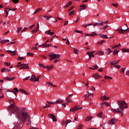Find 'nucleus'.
Returning a JSON list of instances; mask_svg holds the SVG:
<instances>
[{
  "instance_id": "nucleus-1",
  "label": "nucleus",
  "mask_w": 129,
  "mask_h": 129,
  "mask_svg": "<svg viewBox=\"0 0 129 129\" xmlns=\"http://www.w3.org/2000/svg\"><path fill=\"white\" fill-rule=\"evenodd\" d=\"M11 103H12L8 108V110L10 112L11 115L12 114H15L16 117L19 119L16 126L18 129L22 128L24 123L27 121L26 124H31V117L30 116V114L28 112H26V111L22 110L21 108L17 107L15 104V101L14 100H10Z\"/></svg>"
},
{
  "instance_id": "nucleus-2",
  "label": "nucleus",
  "mask_w": 129,
  "mask_h": 129,
  "mask_svg": "<svg viewBox=\"0 0 129 129\" xmlns=\"http://www.w3.org/2000/svg\"><path fill=\"white\" fill-rule=\"evenodd\" d=\"M116 31H117L119 34H124V33H126V32H129V29L127 28V24H124L123 27H119Z\"/></svg>"
},
{
  "instance_id": "nucleus-3",
  "label": "nucleus",
  "mask_w": 129,
  "mask_h": 129,
  "mask_svg": "<svg viewBox=\"0 0 129 129\" xmlns=\"http://www.w3.org/2000/svg\"><path fill=\"white\" fill-rule=\"evenodd\" d=\"M117 103L123 109V108H127V104L124 101L118 100L117 101Z\"/></svg>"
},
{
  "instance_id": "nucleus-4",
  "label": "nucleus",
  "mask_w": 129,
  "mask_h": 129,
  "mask_svg": "<svg viewBox=\"0 0 129 129\" xmlns=\"http://www.w3.org/2000/svg\"><path fill=\"white\" fill-rule=\"evenodd\" d=\"M111 110L112 112H114V113H121V114H123L124 110L121 107H119L117 109L111 108Z\"/></svg>"
},
{
  "instance_id": "nucleus-5",
  "label": "nucleus",
  "mask_w": 129,
  "mask_h": 129,
  "mask_svg": "<svg viewBox=\"0 0 129 129\" xmlns=\"http://www.w3.org/2000/svg\"><path fill=\"white\" fill-rule=\"evenodd\" d=\"M84 97L85 100H88V101H89V100H91V97H93V93L88 92L85 95Z\"/></svg>"
},
{
  "instance_id": "nucleus-6",
  "label": "nucleus",
  "mask_w": 129,
  "mask_h": 129,
  "mask_svg": "<svg viewBox=\"0 0 129 129\" xmlns=\"http://www.w3.org/2000/svg\"><path fill=\"white\" fill-rule=\"evenodd\" d=\"M80 109H82V107H80L79 105H76L75 107L70 109V111L71 112H73L74 111H77L78 110H80Z\"/></svg>"
},
{
  "instance_id": "nucleus-7",
  "label": "nucleus",
  "mask_w": 129,
  "mask_h": 129,
  "mask_svg": "<svg viewBox=\"0 0 129 129\" xmlns=\"http://www.w3.org/2000/svg\"><path fill=\"white\" fill-rule=\"evenodd\" d=\"M40 77H41V76H38L36 77L35 75H32L31 76V78L30 79V80L31 81H34V82H37L39 81V80L40 79Z\"/></svg>"
},
{
  "instance_id": "nucleus-8",
  "label": "nucleus",
  "mask_w": 129,
  "mask_h": 129,
  "mask_svg": "<svg viewBox=\"0 0 129 129\" xmlns=\"http://www.w3.org/2000/svg\"><path fill=\"white\" fill-rule=\"evenodd\" d=\"M21 67L20 68V70L21 69L24 70V69H30V67H29V66L28 64H21Z\"/></svg>"
},
{
  "instance_id": "nucleus-9",
  "label": "nucleus",
  "mask_w": 129,
  "mask_h": 129,
  "mask_svg": "<svg viewBox=\"0 0 129 129\" xmlns=\"http://www.w3.org/2000/svg\"><path fill=\"white\" fill-rule=\"evenodd\" d=\"M117 121V119L115 118H112L109 121H108V124H115V123Z\"/></svg>"
},
{
  "instance_id": "nucleus-10",
  "label": "nucleus",
  "mask_w": 129,
  "mask_h": 129,
  "mask_svg": "<svg viewBox=\"0 0 129 129\" xmlns=\"http://www.w3.org/2000/svg\"><path fill=\"white\" fill-rule=\"evenodd\" d=\"M48 116L49 118H51L52 119L53 121H57V118L55 116V115L53 114H48Z\"/></svg>"
},
{
  "instance_id": "nucleus-11",
  "label": "nucleus",
  "mask_w": 129,
  "mask_h": 129,
  "mask_svg": "<svg viewBox=\"0 0 129 129\" xmlns=\"http://www.w3.org/2000/svg\"><path fill=\"white\" fill-rule=\"evenodd\" d=\"M48 56L50 57L49 58L50 61L54 60V59H56V54L55 53H50Z\"/></svg>"
},
{
  "instance_id": "nucleus-12",
  "label": "nucleus",
  "mask_w": 129,
  "mask_h": 129,
  "mask_svg": "<svg viewBox=\"0 0 129 129\" xmlns=\"http://www.w3.org/2000/svg\"><path fill=\"white\" fill-rule=\"evenodd\" d=\"M86 9V5L83 4L80 6V8L78 9L79 12H81L83 10H85Z\"/></svg>"
},
{
  "instance_id": "nucleus-13",
  "label": "nucleus",
  "mask_w": 129,
  "mask_h": 129,
  "mask_svg": "<svg viewBox=\"0 0 129 129\" xmlns=\"http://www.w3.org/2000/svg\"><path fill=\"white\" fill-rule=\"evenodd\" d=\"M110 104L107 102H104L101 104V108H103L104 106H109Z\"/></svg>"
},
{
  "instance_id": "nucleus-14",
  "label": "nucleus",
  "mask_w": 129,
  "mask_h": 129,
  "mask_svg": "<svg viewBox=\"0 0 129 129\" xmlns=\"http://www.w3.org/2000/svg\"><path fill=\"white\" fill-rule=\"evenodd\" d=\"M93 78H95V79H100V78H101V76L99 75L97 73H95L94 76H93Z\"/></svg>"
},
{
  "instance_id": "nucleus-15",
  "label": "nucleus",
  "mask_w": 129,
  "mask_h": 129,
  "mask_svg": "<svg viewBox=\"0 0 129 129\" xmlns=\"http://www.w3.org/2000/svg\"><path fill=\"white\" fill-rule=\"evenodd\" d=\"M86 54L89 55V58H90V59H91V58L94 57V54L92 53V52L87 51Z\"/></svg>"
},
{
  "instance_id": "nucleus-16",
  "label": "nucleus",
  "mask_w": 129,
  "mask_h": 129,
  "mask_svg": "<svg viewBox=\"0 0 129 129\" xmlns=\"http://www.w3.org/2000/svg\"><path fill=\"white\" fill-rule=\"evenodd\" d=\"M66 104H68L69 103H71V102H72V100H71V97H70V98H68V97L66 98Z\"/></svg>"
},
{
  "instance_id": "nucleus-17",
  "label": "nucleus",
  "mask_w": 129,
  "mask_h": 129,
  "mask_svg": "<svg viewBox=\"0 0 129 129\" xmlns=\"http://www.w3.org/2000/svg\"><path fill=\"white\" fill-rule=\"evenodd\" d=\"M1 72L2 73H4V72H11V70L4 68L2 69Z\"/></svg>"
},
{
  "instance_id": "nucleus-18",
  "label": "nucleus",
  "mask_w": 129,
  "mask_h": 129,
  "mask_svg": "<svg viewBox=\"0 0 129 129\" xmlns=\"http://www.w3.org/2000/svg\"><path fill=\"white\" fill-rule=\"evenodd\" d=\"M70 122H71V120L69 119V120H67L64 122V121H62V122H61V124L63 125V124H64V123L66 126H67V125L68 124V123H70Z\"/></svg>"
},
{
  "instance_id": "nucleus-19",
  "label": "nucleus",
  "mask_w": 129,
  "mask_h": 129,
  "mask_svg": "<svg viewBox=\"0 0 129 129\" xmlns=\"http://www.w3.org/2000/svg\"><path fill=\"white\" fill-rule=\"evenodd\" d=\"M119 63V60H113L110 62V64L111 65H116L117 64H118Z\"/></svg>"
},
{
  "instance_id": "nucleus-20",
  "label": "nucleus",
  "mask_w": 129,
  "mask_h": 129,
  "mask_svg": "<svg viewBox=\"0 0 129 129\" xmlns=\"http://www.w3.org/2000/svg\"><path fill=\"white\" fill-rule=\"evenodd\" d=\"M19 91H21V92H23V93L25 94L26 95H29L30 94L29 92H27L26 90L23 89H19Z\"/></svg>"
},
{
  "instance_id": "nucleus-21",
  "label": "nucleus",
  "mask_w": 129,
  "mask_h": 129,
  "mask_svg": "<svg viewBox=\"0 0 129 129\" xmlns=\"http://www.w3.org/2000/svg\"><path fill=\"white\" fill-rule=\"evenodd\" d=\"M5 80H7V81H12L14 80V79H16V78H15V77H14L10 78L7 77L5 78Z\"/></svg>"
},
{
  "instance_id": "nucleus-22",
  "label": "nucleus",
  "mask_w": 129,
  "mask_h": 129,
  "mask_svg": "<svg viewBox=\"0 0 129 129\" xmlns=\"http://www.w3.org/2000/svg\"><path fill=\"white\" fill-rule=\"evenodd\" d=\"M5 90L6 92H12L13 94H15V95H16V96H17V93L15 92V91L8 90L7 89H5Z\"/></svg>"
},
{
  "instance_id": "nucleus-23",
  "label": "nucleus",
  "mask_w": 129,
  "mask_h": 129,
  "mask_svg": "<svg viewBox=\"0 0 129 129\" xmlns=\"http://www.w3.org/2000/svg\"><path fill=\"white\" fill-rule=\"evenodd\" d=\"M108 99H109V97H106V96L104 95L103 97H101V100L103 101H105V100H108Z\"/></svg>"
},
{
  "instance_id": "nucleus-24",
  "label": "nucleus",
  "mask_w": 129,
  "mask_h": 129,
  "mask_svg": "<svg viewBox=\"0 0 129 129\" xmlns=\"http://www.w3.org/2000/svg\"><path fill=\"white\" fill-rule=\"evenodd\" d=\"M97 55H99V56H103V55H104V51L100 50L98 51Z\"/></svg>"
},
{
  "instance_id": "nucleus-25",
  "label": "nucleus",
  "mask_w": 129,
  "mask_h": 129,
  "mask_svg": "<svg viewBox=\"0 0 129 129\" xmlns=\"http://www.w3.org/2000/svg\"><path fill=\"white\" fill-rule=\"evenodd\" d=\"M92 119V116H88L87 117H86L84 121H89L90 120H91Z\"/></svg>"
},
{
  "instance_id": "nucleus-26",
  "label": "nucleus",
  "mask_w": 129,
  "mask_h": 129,
  "mask_svg": "<svg viewBox=\"0 0 129 129\" xmlns=\"http://www.w3.org/2000/svg\"><path fill=\"white\" fill-rule=\"evenodd\" d=\"M54 102V104H57V103H60V104L63 103L64 101L61 99H58Z\"/></svg>"
},
{
  "instance_id": "nucleus-27",
  "label": "nucleus",
  "mask_w": 129,
  "mask_h": 129,
  "mask_svg": "<svg viewBox=\"0 0 129 129\" xmlns=\"http://www.w3.org/2000/svg\"><path fill=\"white\" fill-rule=\"evenodd\" d=\"M8 42H10L9 40L8 39H4V40H2L0 41L1 44H5V43H8Z\"/></svg>"
},
{
  "instance_id": "nucleus-28",
  "label": "nucleus",
  "mask_w": 129,
  "mask_h": 129,
  "mask_svg": "<svg viewBox=\"0 0 129 129\" xmlns=\"http://www.w3.org/2000/svg\"><path fill=\"white\" fill-rule=\"evenodd\" d=\"M98 67L97 65H94L92 67L89 68V69H91L92 70H95V69H97Z\"/></svg>"
},
{
  "instance_id": "nucleus-29",
  "label": "nucleus",
  "mask_w": 129,
  "mask_h": 129,
  "mask_svg": "<svg viewBox=\"0 0 129 129\" xmlns=\"http://www.w3.org/2000/svg\"><path fill=\"white\" fill-rule=\"evenodd\" d=\"M72 5V2L71 1H70L66 5H65L63 8L64 9H67V8H68L70 6H71Z\"/></svg>"
},
{
  "instance_id": "nucleus-30",
  "label": "nucleus",
  "mask_w": 129,
  "mask_h": 129,
  "mask_svg": "<svg viewBox=\"0 0 129 129\" xmlns=\"http://www.w3.org/2000/svg\"><path fill=\"white\" fill-rule=\"evenodd\" d=\"M52 45L51 44H42V48H48V47H50Z\"/></svg>"
},
{
  "instance_id": "nucleus-31",
  "label": "nucleus",
  "mask_w": 129,
  "mask_h": 129,
  "mask_svg": "<svg viewBox=\"0 0 129 129\" xmlns=\"http://www.w3.org/2000/svg\"><path fill=\"white\" fill-rule=\"evenodd\" d=\"M53 65L49 66H45V69H47V70H51L52 68H53Z\"/></svg>"
},
{
  "instance_id": "nucleus-32",
  "label": "nucleus",
  "mask_w": 129,
  "mask_h": 129,
  "mask_svg": "<svg viewBox=\"0 0 129 129\" xmlns=\"http://www.w3.org/2000/svg\"><path fill=\"white\" fill-rule=\"evenodd\" d=\"M41 11H42V9L41 8L37 9L36 11L33 13V15H34L35 14H38V13H39V12H41Z\"/></svg>"
},
{
  "instance_id": "nucleus-33",
  "label": "nucleus",
  "mask_w": 129,
  "mask_h": 129,
  "mask_svg": "<svg viewBox=\"0 0 129 129\" xmlns=\"http://www.w3.org/2000/svg\"><path fill=\"white\" fill-rule=\"evenodd\" d=\"M74 54H78L79 53V50H78L77 48H74Z\"/></svg>"
},
{
  "instance_id": "nucleus-34",
  "label": "nucleus",
  "mask_w": 129,
  "mask_h": 129,
  "mask_svg": "<svg viewBox=\"0 0 129 129\" xmlns=\"http://www.w3.org/2000/svg\"><path fill=\"white\" fill-rule=\"evenodd\" d=\"M106 51H108V52H107L108 55H109L110 54H111V53H112V50L110 49V48H108L106 49Z\"/></svg>"
},
{
  "instance_id": "nucleus-35",
  "label": "nucleus",
  "mask_w": 129,
  "mask_h": 129,
  "mask_svg": "<svg viewBox=\"0 0 129 129\" xmlns=\"http://www.w3.org/2000/svg\"><path fill=\"white\" fill-rule=\"evenodd\" d=\"M97 34L95 32H92L91 34H90V36L91 37H95V36H97Z\"/></svg>"
},
{
  "instance_id": "nucleus-36",
  "label": "nucleus",
  "mask_w": 129,
  "mask_h": 129,
  "mask_svg": "<svg viewBox=\"0 0 129 129\" xmlns=\"http://www.w3.org/2000/svg\"><path fill=\"white\" fill-rule=\"evenodd\" d=\"M107 28H108V25H106L103 26V28H100V30H106V29H107Z\"/></svg>"
},
{
  "instance_id": "nucleus-37",
  "label": "nucleus",
  "mask_w": 129,
  "mask_h": 129,
  "mask_svg": "<svg viewBox=\"0 0 129 129\" xmlns=\"http://www.w3.org/2000/svg\"><path fill=\"white\" fill-rule=\"evenodd\" d=\"M74 33H78L79 34H83V32H82V31H80L78 30L74 31Z\"/></svg>"
},
{
  "instance_id": "nucleus-38",
  "label": "nucleus",
  "mask_w": 129,
  "mask_h": 129,
  "mask_svg": "<svg viewBox=\"0 0 129 129\" xmlns=\"http://www.w3.org/2000/svg\"><path fill=\"white\" fill-rule=\"evenodd\" d=\"M122 52L124 53L129 52V49L123 48L122 49Z\"/></svg>"
},
{
  "instance_id": "nucleus-39",
  "label": "nucleus",
  "mask_w": 129,
  "mask_h": 129,
  "mask_svg": "<svg viewBox=\"0 0 129 129\" xmlns=\"http://www.w3.org/2000/svg\"><path fill=\"white\" fill-rule=\"evenodd\" d=\"M38 31H39V29H38L37 28H35V29L31 31L32 34H35V33H37V32H38Z\"/></svg>"
},
{
  "instance_id": "nucleus-40",
  "label": "nucleus",
  "mask_w": 129,
  "mask_h": 129,
  "mask_svg": "<svg viewBox=\"0 0 129 129\" xmlns=\"http://www.w3.org/2000/svg\"><path fill=\"white\" fill-rule=\"evenodd\" d=\"M38 65H39V67H40L41 68H44L45 69L46 68V66H45L42 63H39Z\"/></svg>"
},
{
  "instance_id": "nucleus-41",
  "label": "nucleus",
  "mask_w": 129,
  "mask_h": 129,
  "mask_svg": "<svg viewBox=\"0 0 129 129\" xmlns=\"http://www.w3.org/2000/svg\"><path fill=\"white\" fill-rule=\"evenodd\" d=\"M120 46V43L112 46V49H115V48H118Z\"/></svg>"
},
{
  "instance_id": "nucleus-42",
  "label": "nucleus",
  "mask_w": 129,
  "mask_h": 129,
  "mask_svg": "<svg viewBox=\"0 0 129 129\" xmlns=\"http://www.w3.org/2000/svg\"><path fill=\"white\" fill-rule=\"evenodd\" d=\"M117 54H118V51L115 50L113 51V55H114V56H115V55H117Z\"/></svg>"
},
{
  "instance_id": "nucleus-43",
  "label": "nucleus",
  "mask_w": 129,
  "mask_h": 129,
  "mask_svg": "<svg viewBox=\"0 0 129 129\" xmlns=\"http://www.w3.org/2000/svg\"><path fill=\"white\" fill-rule=\"evenodd\" d=\"M111 6H112L113 7H114L115 8H118V4H117V3H116V4L113 3L111 4Z\"/></svg>"
},
{
  "instance_id": "nucleus-44",
  "label": "nucleus",
  "mask_w": 129,
  "mask_h": 129,
  "mask_svg": "<svg viewBox=\"0 0 129 129\" xmlns=\"http://www.w3.org/2000/svg\"><path fill=\"white\" fill-rule=\"evenodd\" d=\"M27 56H31V57H33L34 56V53L32 52H28L27 53Z\"/></svg>"
},
{
  "instance_id": "nucleus-45",
  "label": "nucleus",
  "mask_w": 129,
  "mask_h": 129,
  "mask_svg": "<svg viewBox=\"0 0 129 129\" xmlns=\"http://www.w3.org/2000/svg\"><path fill=\"white\" fill-rule=\"evenodd\" d=\"M104 42V40H101L100 42H98L97 45H102V44H103Z\"/></svg>"
},
{
  "instance_id": "nucleus-46",
  "label": "nucleus",
  "mask_w": 129,
  "mask_h": 129,
  "mask_svg": "<svg viewBox=\"0 0 129 129\" xmlns=\"http://www.w3.org/2000/svg\"><path fill=\"white\" fill-rule=\"evenodd\" d=\"M105 79H109L110 80H111L112 79V78L107 76H105Z\"/></svg>"
},
{
  "instance_id": "nucleus-47",
  "label": "nucleus",
  "mask_w": 129,
  "mask_h": 129,
  "mask_svg": "<svg viewBox=\"0 0 129 129\" xmlns=\"http://www.w3.org/2000/svg\"><path fill=\"white\" fill-rule=\"evenodd\" d=\"M24 59H25V58L24 57H23V56H21V57L19 56V58H17V60H19L20 61H22V60H24Z\"/></svg>"
},
{
  "instance_id": "nucleus-48",
  "label": "nucleus",
  "mask_w": 129,
  "mask_h": 129,
  "mask_svg": "<svg viewBox=\"0 0 129 129\" xmlns=\"http://www.w3.org/2000/svg\"><path fill=\"white\" fill-rule=\"evenodd\" d=\"M74 13H75V11H72L69 14V16H72V15H74Z\"/></svg>"
},
{
  "instance_id": "nucleus-49",
  "label": "nucleus",
  "mask_w": 129,
  "mask_h": 129,
  "mask_svg": "<svg viewBox=\"0 0 129 129\" xmlns=\"http://www.w3.org/2000/svg\"><path fill=\"white\" fill-rule=\"evenodd\" d=\"M47 84H48V85H50V86H52V87H56V85H53L52 83H47Z\"/></svg>"
},
{
  "instance_id": "nucleus-50",
  "label": "nucleus",
  "mask_w": 129,
  "mask_h": 129,
  "mask_svg": "<svg viewBox=\"0 0 129 129\" xmlns=\"http://www.w3.org/2000/svg\"><path fill=\"white\" fill-rule=\"evenodd\" d=\"M4 11L6 14V18H7V17H8V16H9V12H8V10H7V8H6Z\"/></svg>"
},
{
  "instance_id": "nucleus-51",
  "label": "nucleus",
  "mask_w": 129,
  "mask_h": 129,
  "mask_svg": "<svg viewBox=\"0 0 129 129\" xmlns=\"http://www.w3.org/2000/svg\"><path fill=\"white\" fill-rule=\"evenodd\" d=\"M22 30V27H18L17 30V34H19V32Z\"/></svg>"
},
{
  "instance_id": "nucleus-52",
  "label": "nucleus",
  "mask_w": 129,
  "mask_h": 129,
  "mask_svg": "<svg viewBox=\"0 0 129 129\" xmlns=\"http://www.w3.org/2000/svg\"><path fill=\"white\" fill-rule=\"evenodd\" d=\"M97 116H99V117H102V112H101L100 113H99L98 114H97Z\"/></svg>"
},
{
  "instance_id": "nucleus-53",
  "label": "nucleus",
  "mask_w": 129,
  "mask_h": 129,
  "mask_svg": "<svg viewBox=\"0 0 129 129\" xmlns=\"http://www.w3.org/2000/svg\"><path fill=\"white\" fill-rule=\"evenodd\" d=\"M114 67H115V68H117V69H120V68L121 67L119 65H116V66H114Z\"/></svg>"
},
{
  "instance_id": "nucleus-54",
  "label": "nucleus",
  "mask_w": 129,
  "mask_h": 129,
  "mask_svg": "<svg viewBox=\"0 0 129 129\" xmlns=\"http://www.w3.org/2000/svg\"><path fill=\"white\" fill-rule=\"evenodd\" d=\"M14 4H18L19 3V0H11Z\"/></svg>"
},
{
  "instance_id": "nucleus-55",
  "label": "nucleus",
  "mask_w": 129,
  "mask_h": 129,
  "mask_svg": "<svg viewBox=\"0 0 129 129\" xmlns=\"http://www.w3.org/2000/svg\"><path fill=\"white\" fill-rule=\"evenodd\" d=\"M48 104H54V102H52L51 101H47Z\"/></svg>"
},
{
  "instance_id": "nucleus-56",
  "label": "nucleus",
  "mask_w": 129,
  "mask_h": 129,
  "mask_svg": "<svg viewBox=\"0 0 129 129\" xmlns=\"http://www.w3.org/2000/svg\"><path fill=\"white\" fill-rule=\"evenodd\" d=\"M4 64L6 65V66H11V63L7 62H4Z\"/></svg>"
},
{
  "instance_id": "nucleus-57",
  "label": "nucleus",
  "mask_w": 129,
  "mask_h": 129,
  "mask_svg": "<svg viewBox=\"0 0 129 129\" xmlns=\"http://www.w3.org/2000/svg\"><path fill=\"white\" fill-rule=\"evenodd\" d=\"M61 55H60V54H55V58H56V59H58V58H60V56Z\"/></svg>"
},
{
  "instance_id": "nucleus-58",
  "label": "nucleus",
  "mask_w": 129,
  "mask_h": 129,
  "mask_svg": "<svg viewBox=\"0 0 129 129\" xmlns=\"http://www.w3.org/2000/svg\"><path fill=\"white\" fill-rule=\"evenodd\" d=\"M28 28L27 27H25L24 28L22 31H21V33H23V32H25V31H27V30H28Z\"/></svg>"
},
{
  "instance_id": "nucleus-59",
  "label": "nucleus",
  "mask_w": 129,
  "mask_h": 129,
  "mask_svg": "<svg viewBox=\"0 0 129 129\" xmlns=\"http://www.w3.org/2000/svg\"><path fill=\"white\" fill-rule=\"evenodd\" d=\"M124 70H125V68H121L120 72H123V73H124Z\"/></svg>"
},
{
  "instance_id": "nucleus-60",
  "label": "nucleus",
  "mask_w": 129,
  "mask_h": 129,
  "mask_svg": "<svg viewBox=\"0 0 129 129\" xmlns=\"http://www.w3.org/2000/svg\"><path fill=\"white\" fill-rule=\"evenodd\" d=\"M79 21H80V17H78L77 19L76 20V23L77 24V23H78V22H79Z\"/></svg>"
},
{
  "instance_id": "nucleus-61",
  "label": "nucleus",
  "mask_w": 129,
  "mask_h": 129,
  "mask_svg": "<svg viewBox=\"0 0 129 129\" xmlns=\"http://www.w3.org/2000/svg\"><path fill=\"white\" fill-rule=\"evenodd\" d=\"M99 24L100 26H103L104 25L103 21H100L99 23Z\"/></svg>"
},
{
  "instance_id": "nucleus-62",
  "label": "nucleus",
  "mask_w": 129,
  "mask_h": 129,
  "mask_svg": "<svg viewBox=\"0 0 129 129\" xmlns=\"http://www.w3.org/2000/svg\"><path fill=\"white\" fill-rule=\"evenodd\" d=\"M44 18H46V19H47V20H49V19H51V18H52V16H45Z\"/></svg>"
},
{
  "instance_id": "nucleus-63",
  "label": "nucleus",
  "mask_w": 129,
  "mask_h": 129,
  "mask_svg": "<svg viewBox=\"0 0 129 129\" xmlns=\"http://www.w3.org/2000/svg\"><path fill=\"white\" fill-rule=\"evenodd\" d=\"M51 32V30H48V31H46L45 32V34H50V32Z\"/></svg>"
},
{
  "instance_id": "nucleus-64",
  "label": "nucleus",
  "mask_w": 129,
  "mask_h": 129,
  "mask_svg": "<svg viewBox=\"0 0 129 129\" xmlns=\"http://www.w3.org/2000/svg\"><path fill=\"white\" fill-rule=\"evenodd\" d=\"M82 128V124L79 125L76 129H81Z\"/></svg>"
}]
</instances>
